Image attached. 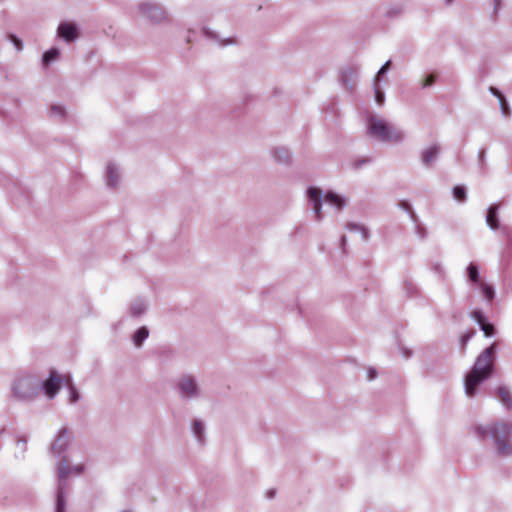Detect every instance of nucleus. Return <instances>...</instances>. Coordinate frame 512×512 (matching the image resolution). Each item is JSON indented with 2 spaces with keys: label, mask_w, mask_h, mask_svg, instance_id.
I'll return each instance as SVG.
<instances>
[{
  "label": "nucleus",
  "mask_w": 512,
  "mask_h": 512,
  "mask_svg": "<svg viewBox=\"0 0 512 512\" xmlns=\"http://www.w3.org/2000/svg\"><path fill=\"white\" fill-rule=\"evenodd\" d=\"M490 376L471 370L465 378V393L469 397H473L480 383L488 379Z\"/></svg>",
  "instance_id": "obj_6"
},
{
  "label": "nucleus",
  "mask_w": 512,
  "mask_h": 512,
  "mask_svg": "<svg viewBox=\"0 0 512 512\" xmlns=\"http://www.w3.org/2000/svg\"><path fill=\"white\" fill-rule=\"evenodd\" d=\"M496 396L507 409H512V396L506 387H498L496 390Z\"/></svg>",
  "instance_id": "obj_10"
},
{
  "label": "nucleus",
  "mask_w": 512,
  "mask_h": 512,
  "mask_svg": "<svg viewBox=\"0 0 512 512\" xmlns=\"http://www.w3.org/2000/svg\"><path fill=\"white\" fill-rule=\"evenodd\" d=\"M142 311H143V308H137V309H136V308H134V314H135V315H139V314H141V313H142Z\"/></svg>",
  "instance_id": "obj_37"
},
{
  "label": "nucleus",
  "mask_w": 512,
  "mask_h": 512,
  "mask_svg": "<svg viewBox=\"0 0 512 512\" xmlns=\"http://www.w3.org/2000/svg\"><path fill=\"white\" fill-rule=\"evenodd\" d=\"M58 470H59V475L61 478L65 477L68 474L67 465L64 463H61L59 465Z\"/></svg>",
  "instance_id": "obj_30"
},
{
  "label": "nucleus",
  "mask_w": 512,
  "mask_h": 512,
  "mask_svg": "<svg viewBox=\"0 0 512 512\" xmlns=\"http://www.w3.org/2000/svg\"><path fill=\"white\" fill-rule=\"evenodd\" d=\"M496 344L493 343L490 347L486 348L476 359V362L471 370H476L479 373L491 376L494 368V353Z\"/></svg>",
  "instance_id": "obj_4"
},
{
  "label": "nucleus",
  "mask_w": 512,
  "mask_h": 512,
  "mask_svg": "<svg viewBox=\"0 0 512 512\" xmlns=\"http://www.w3.org/2000/svg\"><path fill=\"white\" fill-rule=\"evenodd\" d=\"M390 64H391V62H390V61H387V62H386V63L381 67V69L379 70L377 77H379L381 74L385 73V72L389 69Z\"/></svg>",
  "instance_id": "obj_33"
},
{
  "label": "nucleus",
  "mask_w": 512,
  "mask_h": 512,
  "mask_svg": "<svg viewBox=\"0 0 512 512\" xmlns=\"http://www.w3.org/2000/svg\"><path fill=\"white\" fill-rule=\"evenodd\" d=\"M473 319L480 325L482 331L486 336H492L494 334V326L490 323L486 322L485 316L479 310H474L472 312Z\"/></svg>",
  "instance_id": "obj_7"
},
{
  "label": "nucleus",
  "mask_w": 512,
  "mask_h": 512,
  "mask_svg": "<svg viewBox=\"0 0 512 512\" xmlns=\"http://www.w3.org/2000/svg\"><path fill=\"white\" fill-rule=\"evenodd\" d=\"M148 334L149 332L147 328L141 327L138 329L133 338L135 345L140 346L142 342L148 337Z\"/></svg>",
  "instance_id": "obj_19"
},
{
  "label": "nucleus",
  "mask_w": 512,
  "mask_h": 512,
  "mask_svg": "<svg viewBox=\"0 0 512 512\" xmlns=\"http://www.w3.org/2000/svg\"><path fill=\"white\" fill-rule=\"evenodd\" d=\"M453 195L458 201H464L466 199V191L463 186H455L453 188Z\"/></svg>",
  "instance_id": "obj_21"
},
{
  "label": "nucleus",
  "mask_w": 512,
  "mask_h": 512,
  "mask_svg": "<svg viewBox=\"0 0 512 512\" xmlns=\"http://www.w3.org/2000/svg\"><path fill=\"white\" fill-rule=\"evenodd\" d=\"M479 287L484 295V297L491 302L494 298V289L491 285L483 282H480Z\"/></svg>",
  "instance_id": "obj_18"
},
{
  "label": "nucleus",
  "mask_w": 512,
  "mask_h": 512,
  "mask_svg": "<svg viewBox=\"0 0 512 512\" xmlns=\"http://www.w3.org/2000/svg\"><path fill=\"white\" fill-rule=\"evenodd\" d=\"M56 512H64V499H63L62 492H59L58 496H57V509H56Z\"/></svg>",
  "instance_id": "obj_27"
},
{
  "label": "nucleus",
  "mask_w": 512,
  "mask_h": 512,
  "mask_svg": "<svg viewBox=\"0 0 512 512\" xmlns=\"http://www.w3.org/2000/svg\"><path fill=\"white\" fill-rule=\"evenodd\" d=\"M179 387L186 396H192L196 392V384L191 377L183 378L179 383Z\"/></svg>",
  "instance_id": "obj_11"
},
{
  "label": "nucleus",
  "mask_w": 512,
  "mask_h": 512,
  "mask_svg": "<svg viewBox=\"0 0 512 512\" xmlns=\"http://www.w3.org/2000/svg\"><path fill=\"white\" fill-rule=\"evenodd\" d=\"M499 102H500V107H501L502 113L504 115H508L509 114V107H508V104L506 102L505 97L499 99Z\"/></svg>",
  "instance_id": "obj_28"
},
{
  "label": "nucleus",
  "mask_w": 512,
  "mask_h": 512,
  "mask_svg": "<svg viewBox=\"0 0 512 512\" xmlns=\"http://www.w3.org/2000/svg\"><path fill=\"white\" fill-rule=\"evenodd\" d=\"M59 55V51L56 48H52L48 51H46L43 55V63L48 64L52 60L56 59Z\"/></svg>",
  "instance_id": "obj_20"
},
{
  "label": "nucleus",
  "mask_w": 512,
  "mask_h": 512,
  "mask_svg": "<svg viewBox=\"0 0 512 512\" xmlns=\"http://www.w3.org/2000/svg\"><path fill=\"white\" fill-rule=\"evenodd\" d=\"M368 132L384 142H398L403 138L402 132L395 126L374 115L368 119Z\"/></svg>",
  "instance_id": "obj_2"
},
{
  "label": "nucleus",
  "mask_w": 512,
  "mask_h": 512,
  "mask_svg": "<svg viewBox=\"0 0 512 512\" xmlns=\"http://www.w3.org/2000/svg\"><path fill=\"white\" fill-rule=\"evenodd\" d=\"M325 201L330 205L337 207L338 209H341L344 205V200L339 195L332 192L326 194Z\"/></svg>",
  "instance_id": "obj_16"
},
{
  "label": "nucleus",
  "mask_w": 512,
  "mask_h": 512,
  "mask_svg": "<svg viewBox=\"0 0 512 512\" xmlns=\"http://www.w3.org/2000/svg\"><path fill=\"white\" fill-rule=\"evenodd\" d=\"M341 241H342V245H344L345 244V237H342Z\"/></svg>",
  "instance_id": "obj_38"
},
{
  "label": "nucleus",
  "mask_w": 512,
  "mask_h": 512,
  "mask_svg": "<svg viewBox=\"0 0 512 512\" xmlns=\"http://www.w3.org/2000/svg\"><path fill=\"white\" fill-rule=\"evenodd\" d=\"M474 335V332L473 331H470V332H467L465 333L462 337H461V345H462V349L464 350L468 341L472 338V336Z\"/></svg>",
  "instance_id": "obj_26"
},
{
  "label": "nucleus",
  "mask_w": 512,
  "mask_h": 512,
  "mask_svg": "<svg viewBox=\"0 0 512 512\" xmlns=\"http://www.w3.org/2000/svg\"><path fill=\"white\" fill-rule=\"evenodd\" d=\"M439 152V148L437 146H432L426 149L422 155V160L424 164H430L437 156Z\"/></svg>",
  "instance_id": "obj_14"
},
{
  "label": "nucleus",
  "mask_w": 512,
  "mask_h": 512,
  "mask_svg": "<svg viewBox=\"0 0 512 512\" xmlns=\"http://www.w3.org/2000/svg\"><path fill=\"white\" fill-rule=\"evenodd\" d=\"M65 386L70 391V402L75 403L79 399V393L72 382V378L69 374H65Z\"/></svg>",
  "instance_id": "obj_13"
},
{
  "label": "nucleus",
  "mask_w": 512,
  "mask_h": 512,
  "mask_svg": "<svg viewBox=\"0 0 512 512\" xmlns=\"http://www.w3.org/2000/svg\"><path fill=\"white\" fill-rule=\"evenodd\" d=\"M349 228L353 229V230L361 231L362 232V238L363 239L367 238V232H366V230L363 227H359V226L353 224V225H350Z\"/></svg>",
  "instance_id": "obj_31"
},
{
  "label": "nucleus",
  "mask_w": 512,
  "mask_h": 512,
  "mask_svg": "<svg viewBox=\"0 0 512 512\" xmlns=\"http://www.w3.org/2000/svg\"><path fill=\"white\" fill-rule=\"evenodd\" d=\"M52 112H55V113H58V114H62L63 113V109L61 107H52Z\"/></svg>",
  "instance_id": "obj_36"
},
{
  "label": "nucleus",
  "mask_w": 512,
  "mask_h": 512,
  "mask_svg": "<svg viewBox=\"0 0 512 512\" xmlns=\"http://www.w3.org/2000/svg\"><path fill=\"white\" fill-rule=\"evenodd\" d=\"M375 100L378 105H382L384 102V93L380 91V89L378 88V84H376L375 88Z\"/></svg>",
  "instance_id": "obj_25"
},
{
  "label": "nucleus",
  "mask_w": 512,
  "mask_h": 512,
  "mask_svg": "<svg viewBox=\"0 0 512 512\" xmlns=\"http://www.w3.org/2000/svg\"><path fill=\"white\" fill-rule=\"evenodd\" d=\"M486 221H487V224L492 229L498 228L499 222H498V218H497V206L496 205H493L488 209Z\"/></svg>",
  "instance_id": "obj_12"
},
{
  "label": "nucleus",
  "mask_w": 512,
  "mask_h": 512,
  "mask_svg": "<svg viewBox=\"0 0 512 512\" xmlns=\"http://www.w3.org/2000/svg\"><path fill=\"white\" fill-rule=\"evenodd\" d=\"M308 196L311 201H313V209L317 219L322 217L321 215V191L317 188H309Z\"/></svg>",
  "instance_id": "obj_9"
},
{
  "label": "nucleus",
  "mask_w": 512,
  "mask_h": 512,
  "mask_svg": "<svg viewBox=\"0 0 512 512\" xmlns=\"http://www.w3.org/2000/svg\"><path fill=\"white\" fill-rule=\"evenodd\" d=\"M193 432L195 434V436L201 440L202 439V434H203V426H202V423L199 422V421H194L193 423Z\"/></svg>",
  "instance_id": "obj_23"
},
{
  "label": "nucleus",
  "mask_w": 512,
  "mask_h": 512,
  "mask_svg": "<svg viewBox=\"0 0 512 512\" xmlns=\"http://www.w3.org/2000/svg\"><path fill=\"white\" fill-rule=\"evenodd\" d=\"M468 277L475 284L479 285L482 282L479 277L478 267L472 263L468 266Z\"/></svg>",
  "instance_id": "obj_17"
},
{
  "label": "nucleus",
  "mask_w": 512,
  "mask_h": 512,
  "mask_svg": "<svg viewBox=\"0 0 512 512\" xmlns=\"http://www.w3.org/2000/svg\"><path fill=\"white\" fill-rule=\"evenodd\" d=\"M147 13H148L150 16H152V14H155V18H156V19H160V18H162V16H163L162 11H161L160 9H158L157 7H154V6H149V7H148V11H147Z\"/></svg>",
  "instance_id": "obj_24"
},
{
  "label": "nucleus",
  "mask_w": 512,
  "mask_h": 512,
  "mask_svg": "<svg viewBox=\"0 0 512 512\" xmlns=\"http://www.w3.org/2000/svg\"><path fill=\"white\" fill-rule=\"evenodd\" d=\"M58 35L66 41H72L77 37L76 27L71 23H63L58 27Z\"/></svg>",
  "instance_id": "obj_8"
},
{
  "label": "nucleus",
  "mask_w": 512,
  "mask_h": 512,
  "mask_svg": "<svg viewBox=\"0 0 512 512\" xmlns=\"http://www.w3.org/2000/svg\"><path fill=\"white\" fill-rule=\"evenodd\" d=\"M453 0H447L448 3H451Z\"/></svg>",
  "instance_id": "obj_40"
},
{
  "label": "nucleus",
  "mask_w": 512,
  "mask_h": 512,
  "mask_svg": "<svg viewBox=\"0 0 512 512\" xmlns=\"http://www.w3.org/2000/svg\"><path fill=\"white\" fill-rule=\"evenodd\" d=\"M107 178H108V184L111 186H115L117 183L118 175L116 173V170L109 166L107 170Z\"/></svg>",
  "instance_id": "obj_22"
},
{
  "label": "nucleus",
  "mask_w": 512,
  "mask_h": 512,
  "mask_svg": "<svg viewBox=\"0 0 512 512\" xmlns=\"http://www.w3.org/2000/svg\"><path fill=\"white\" fill-rule=\"evenodd\" d=\"M62 384L65 385V375L58 374L55 370H51L48 378L42 384L45 395L50 399L54 398Z\"/></svg>",
  "instance_id": "obj_5"
},
{
  "label": "nucleus",
  "mask_w": 512,
  "mask_h": 512,
  "mask_svg": "<svg viewBox=\"0 0 512 512\" xmlns=\"http://www.w3.org/2000/svg\"><path fill=\"white\" fill-rule=\"evenodd\" d=\"M403 206L408 209V204L407 203H403Z\"/></svg>",
  "instance_id": "obj_39"
},
{
  "label": "nucleus",
  "mask_w": 512,
  "mask_h": 512,
  "mask_svg": "<svg viewBox=\"0 0 512 512\" xmlns=\"http://www.w3.org/2000/svg\"><path fill=\"white\" fill-rule=\"evenodd\" d=\"M474 430L480 439L491 436L500 455L508 456L512 453V445L509 441L512 433V424L498 421L489 427L476 426Z\"/></svg>",
  "instance_id": "obj_1"
},
{
  "label": "nucleus",
  "mask_w": 512,
  "mask_h": 512,
  "mask_svg": "<svg viewBox=\"0 0 512 512\" xmlns=\"http://www.w3.org/2000/svg\"><path fill=\"white\" fill-rule=\"evenodd\" d=\"M38 390L37 380L28 375L17 378L12 389L14 397L21 401L32 400L37 396Z\"/></svg>",
  "instance_id": "obj_3"
},
{
  "label": "nucleus",
  "mask_w": 512,
  "mask_h": 512,
  "mask_svg": "<svg viewBox=\"0 0 512 512\" xmlns=\"http://www.w3.org/2000/svg\"><path fill=\"white\" fill-rule=\"evenodd\" d=\"M435 75L434 74H430L426 77L424 83H423V86L424 87H427V86H431L434 82H435Z\"/></svg>",
  "instance_id": "obj_29"
},
{
  "label": "nucleus",
  "mask_w": 512,
  "mask_h": 512,
  "mask_svg": "<svg viewBox=\"0 0 512 512\" xmlns=\"http://www.w3.org/2000/svg\"><path fill=\"white\" fill-rule=\"evenodd\" d=\"M66 445H67V430L63 429L59 433V435L53 445V449H55V450L57 449L60 452L65 449Z\"/></svg>",
  "instance_id": "obj_15"
},
{
  "label": "nucleus",
  "mask_w": 512,
  "mask_h": 512,
  "mask_svg": "<svg viewBox=\"0 0 512 512\" xmlns=\"http://www.w3.org/2000/svg\"><path fill=\"white\" fill-rule=\"evenodd\" d=\"M369 379L372 380L376 377V370L374 369H369Z\"/></svg>",
  "instance_id": "obj_35"
},
{
  "label": "nucleus",
  "mask_w": 512,
  "mask_h": 512,
  "mask_svg": "<svg viewBox=\"0 0 512 512\" xmlns=\"http://www.w3.org/2000/svg\"><path fill=\"white\" fill-rule=\"evenodd\" d=\"M11 39H12V41L14 42V44H15V46H16V48H17V50H20V49L22 48V43H21V41H20L17 37H15V36H11Z\"/></svg>",
  "instance_id": "obj_34"
},
{
  "label": "nucleus",
  "mask_w": 512,
  "mask_h": 512,
  "mask_svg": "<svg viewBox=\"0 0 512 512\" xmlns=\"http://www.w3.org/2000/svg\"><path fill=\"white\" fill-rule=\"evenodd\" d=\"M489 91L494 95L496 96L498 99H501L504 97V95L495 87L491 86L489 88Z\"/></svg>",
  "instance_id": "obj_32"
}]
</instances>
